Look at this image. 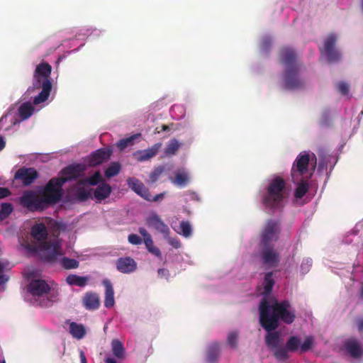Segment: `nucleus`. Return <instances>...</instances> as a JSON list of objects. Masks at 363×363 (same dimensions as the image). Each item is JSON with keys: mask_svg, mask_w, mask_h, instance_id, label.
Segmentation results:
<instances>
[{"mask_svg": "<svg viewBox=\"0 0 363 363\" xmlns=\"http://www.w3.org/2000/svg\"><path fill=\"white\" fill-rule=\"evenodd\" d=\"M238 338V333L237 331H232L228 334L227 342L228 344L233 348L237 347Z\"/></svg>", "mask_w": 363, "mask_h": 363, "instance_id": "obj_38", "label": "nucleus"}, {"mask_svg": "<svg viewBox=\"0 0 363 363\" xmlns=\"http://www.w3.org/2000/svg\"><path fill=\"white\" fill-rule=\"evenodd\" d=\"M57 296V293L55 292V291H52L51 294H50V298H48L47 300L45 301H44L43 303H41V305L43 306H48L50 305V303L52 302H53V298H55Z\"/></svg>", "mask_w": 363, "mask_h": 363, "instance_id": "obj_45", "label": "nucleus"}, {"mask_svg": "<svg viewBox=\"0 0 363 363\" xmlns=\"http://www.w3.org/2000/svg\"><path fill=\"white\" fill-rule=\"evenodd\" d=\"M126 182H136L133 178H128Z\"/></svg>", "mask_w": 363, "mask_h": 363, "instance_id": "obj_63", "label": "nucleus"}, {"mask_svg": "<svg viewBox=\"0 0 363 363\" xmlns=\"http://www.w3.org/2000/svg\"><path fill=\"white\" fill-rule=\"evenodd\" d=\"M332 157L325 152L323 150L318 151V161L315 153L310 150L300 152L294 160L290 177L291 182H309L315 174L318 175L315 179H329L330 173L333 167L328 170Z\"/></svg>", "mask_w": 363, "mask_h": 363, "instance_id": "obj_3", "label": "nucleus"}, {"mask_svg": "<svg viewBox=\"0 0 363 363\" xmlns=\"http://www.w3.org/2000/svg\"><path fill=\"white\" fill-rule=\"evenodd\" d=\"M65 183H46L44 186L35 190L24 191L18 203L30 213H41L62 201L65 207L83 203L92 198V189L75 183L64 194Z\"/></svg>", "mask_w": 363, "mask_h": 363, "instance_id": "obj_1", "label": "nucleus"}, {"mask_svg": "<svg viewBox=\"0 0 363 363\" xmlns=\"http://www.w3.org/2000/svg\"><path fill=\"white\" fill-rule=\"evenodd\" d=\"M69 333L73 337L80 340L84 337L86 330L83 325L72 322L69 324Z\"/></svg>", "mask_w": 363, "mask_h": 363, "instance_id": "obj_28", "label": "nucleus"}, {"mask_svg": "<svg viewBox=\"0 0 363 363\" xmlns=\"http://www.w3.org/2000/svg\"><path fill=\"white\" fill-rule=\"evenodd\" d=\"M144 242L147 250H150V248L154 246L153 241L150 235H148L144 238Z\"/></svg>", "mask_w": 363, "mask_h": 363, "instance_id": "obj_47", "label": "nucleus"}, {"mask_svg": "<svg viewBox=\"0 0 363 363\" xmlns=\"http://www.w3.org/2000/svg\"><path fill=\"white\" fill-rule=\"evenodd\" d=\"M161 147V143H155L148 149L137 151L135 156L138 161L148 160L157 154Z\"/></svg>", "mask_w": 363, "mask_h": 363, "instance_id": "obj_20", "label": "nucleus"}, {"mask_svg": "<svg viewBox=\"0 0 363 363\" xmlns=\"http://www.w3.org/2000/svg\"><path fill=\"white\" fill-rule=\"evenodd\" d=\"M11 194L10 191L6 188L0 187V199H4Z\"/></svg>", "mask_w": 363, "mask_h": 363, "instance_id": "obj_49", "label": "nucleus"}, {"mask_svg": "<svg viewBox=\"0 0 363 363\" xmlns=\"http://www.w3.org/2000/svg\"><path fill=\"white\" fill-rule=\"evenodd\" d=\"M118 271L124 274L133 272L137 268V263L130 257L118 258L116 262Z\"/></svg>", "mask_w": 363, "mask_h": 363, "instance_id": "obj_17", "label": "nucleus"}, {"mask_svg": "<svg viewBox=\"0 0 363 363\" xmlns=\"http://www.w3.org/2000/svg\"><path fill=\"white\" fill-rule=\"evenodd\" d=\"M312 261L311 259L303 260L301 264V269L303 273H306L309 271L311 267Z\"/></svg>", "mask_w": 363, "mask_h": 363, "instance_id": "obj_44", "label": "nucleus"}, {"mask_svg": "<svg viewBox=\"0 0 363 363\" xmlns=\"http://www.w3.org/2000/svg\"><path fill=\"white\" fill-rule=\"evenodd\" d=\"M169 243L174 248H179L181 246V243L177 239L169 238Z\"/></svg>", "mask_w": 363, "mask_h": 363, "instance_id": "obj_50", "label": "nucleus"}, {"mask_svg": "<svg viewBox=\"0 0 363 363\" xmlns=\"http://www.w3.org/2000/svg\"><path fill=\"white\" fill-rule=\"evenodd\" d=\"M220 354L219 345L216 342L209 345L207 350V360L211 363L215 362L218 358Z\"/></svg>", "mask_w": 363, "mask_h": 363, "instance_id": "obj_30", "label": "nucleus"}, {"mask_svg": "<svg viewBox=\"0 0 363 363\" xmlns=\"http://www.w3.org/2000/svg\"><path fill=\"white\" fill-rule=\"evenodd\" d=\"M279 60L286 67L284 76L286 88L288 89L302 88L304 85V82L298 77L299 66L297 63V55L295 51L289 47L281 48Z\"/></svg>", "mask_w": 363, "mask_h": 363, "instance_id": "obj_5", "label": "nucleus"}, {"mask_svg": "<svg viewBox=\"0 0 363 363\" xmlns=\"http://www.w3.org/2000/svg\"><path fill=\"white\" fill-rule=\"evenodd\" d=\"M77 182H105L99 170L94 172L89 177L78 180Z\"/></svg>", "mask_w": 363, "mask_h": 363, "instance_id": "obj_39", "label": "nucleus"}, {"mask_svg": "<svg viewBox=\"0 0 363 363\" xmlns=\"http://www.w3.org/2000/svg\"><path fill=\"white\" fill-rule=\"evenodd\" d=\"M90 185H96L99 183H88ZM100 184L96 187L92 195L94 194L97 201H102L106 199L111 192V188L108 183H99Z\"/></svg>", "mask_w": 363, "mask_h": 363, "instance_id": "obj_23", "label": "nucleus"}, {"mask_svg": "<svg viewBox=\"0 0 363 363\" xmlns=\"http://www.w3.org/2000/svg\"><path fill=\"white\" fill-rule=\"evenodd\" d=\"M359 296L362 299H363V283L362 284V287L359 290Z\"/></svg>", "mask_w": 363, "mask_h": 363, "instance_id": "obj_60", "label": "nucleus"}, {"mask_svg": "<svg viewBox=\"0 0 363 363\" xmlns=\"http://www.w3.org/2000/svg\"><path fill=\"white\" fill-rule=\"evenodd\" d=\"M344 346L353 358H359L363 354V348L361 347L359 342L354 338L347 340L344 343Z\"/></svg>", "mask_w": 363, "mask_h": 363, "instance_id": "obj_19", "label": "nucleus"}, {"mask_svg": "<svg viewBox=\"0 0 363 363\" xmlns=\"http://www.w3.org/2000/svg\"><path fill=\"white\" fill-rule=\"evenodd\" d=\"M361 8L362 10L363 11V0H361Z\"/></svg>", "mask_w": 363, "mask_h": 363, "instance_id": "obj_64", "label": "nucleus"}, {"mask_svg": "<svg viewBox=\"0 0 363 363\" xmlns=\"http://www.w3.org/2000/svg\"><path fill=\"white\" fill-rule=\"evenodd\" d=\"M191 179L189 174L185 170H179L176 174V178L174 182H184Z\"/></svg>", "mask_w": 363, "mask_h": 363, "instance_id": "obj_40", "label": "nucleus"}, {"mask_svg": "<svg viewBox=\"0 0 363 363\" xmlns=\"http://www.w3.org/2000/svg\"><path fill=\"white\" fill-rule=\"evenodd\" d=\"M165 171V167L159 166L156 167L153 172L150 174V178L152 182H155L158 177Z\"/></svg>", "mask_w": 363, "mask_h": 363, "instance_id": "obj_41", "label": "nucleus"}, {"mask_svg": "<svg viewBox=\"0 0 363 363\" xmlns=\"http://www.w3.org/2000/svg\"><path fill=\"white\" fill-rule=\"evenodd\" d=\"M28 291L33 296H42L51 291V287L43 279H33L27 286Z\"/></svg>", "mask_w": 363, "mask_h": 363, "instance_id": "obj_15", "label": "nucleus"}, {"mask_svg": "<svg viewBox=\"0 0 363 363\" xmlns=\"http://www.w3.org/2000/svg\"><path fill=\"white\" fill-rule=\"evenodd\" d=\"M314 339L312 336L306 337L301 344V337L297 335L289 337L285 346L281 347L275 352L274 356L279 362H285L289 358V352H295L298 349L301 353L310 350L313 345Z\"/></svg>", "mask_w": 363, "mask_h": 363, "instance_id": "obj_6", "label": "nucleus"}, {"mask_svg": "<svg viewBox=\"0 0 363 363\" xmlns=\"http://www.w3.org/2000/svg\"><path fill=\"white\" fill-rule=\"evenodd\" d=\"M31 236L37 241L42 242L47 241L48 236V229L43 223H38L33 225L30 230Z\"/></svg>", "mask_w": 363, "mask_h": 363, "instance_id": "obj_21", "label": "nucleus"}, {"mask_svg": "<svg viewBox=\"0 0 363 363\" xmlns=\"http://www.w3.org/2000/svg\"><path fill=\"white\" fill-rule=\"evenodd\" d=\"M147 223L150 227L154 228L156 230L161 233L164 235H169V227L161 220V218L157 215H150L147 218Z\"/></svg>", "mask_w": 363, "mask_h": 363, "instance_id": "obj_18", "label": "nucleus"}, {"mask_svg": "<svg viewBox=\"0 0 363 363\" xmlns=\"http://www.w3.org/2000/svg\"><path fill=\"white\" fill-rule=\"evenodd\" d=\"M82 303L87 310L94 311L98 309L100 306L99 296L94 292H87L82 298Z\"/></svg>", "mask_w": 363, "mask_h": 363, "instance_id": "obj_22", "label": "nucleus"}, {"mask_svg": "<svg viewBox=\"0 0 363 363\" xmlns=\"http://www.w3.org/2000/svg\"><path fill=\"white\" fill-rule=\"evenodd\" d=\"M121 165L119 162H111L104 170L106 178L110 179L118 175L121 171Z\"/></svg>", "mask_w": 363, "mask_h": 363, "instance_id": "obj_31", "label": "nucleus"}, {"mask_svg": "<svg viewBox=\"0 0 363 363\" xmlns=\"http://www.w3.org/2000/svg\"><path fill=\"white\" fill-rule=\"evenodd\" d=\"M280 228L277 221L269 220L267 221L260 234L259 246H274L272 242H276L279 237Z\"/></svg>", "mask_w": 363, "mask_h": 363, "instance_id": "obj_9", "label": "nucleus"}, {"mask_svg": "<svg viewBox=\"0 0 363 363\" xmlns=\"http://www.w3.org/2000/svg\"><path fill=\"white\" fill-rule=\"evenodd\" d=\"M128 242L133 245H140L142 243L141 238L136 234H130L128 238Z\"/></svg>", "mask_w": 363, "mask_h": 363, "instance_id": "obj_42", "label": "nucleus"}, {"mask_svg": "<svg viewBox=\"0 0 363 363\" xmlns=\"http://www.w3.org/2000/svg\"><path fill=\"white\" fill-rule=\"evenodd\" d=\"M157 273L159 276L164 277L169 274V271L166 269H159Z\"/></svg>", "mask_w": 363, "mask_h": 363, "instance_id": "obj_51", "label": "nucleus"}, {"mask_svg": "<svg viewBox=\"0 0 363 363\" xmlns=\"http://www.w3.org/2000/svg\"><path fill=\"white\" fill-rule=\"evenodd\" d=\"M89 281L87 277H80L77 274H69L66 278L67 283L70 286H85Z\"/></svg>", "mask_w": 363, "mask_h": 363, "instance_id": "obj_26", "label": "nucleus"}, {"mask_svg": "<svg viewBox=\"0 0 363 363\" xmlns=\"http://www.w3.org/2000/svg\"><path fill=\"white\" fill-rule=\"evenodd\" d=\"M271 40L269 38H264L262 42V48L264 50H267L271 45Z\"/></svg>", "mask_w": 363, "mask_h": 363, "instance_id": "obj_46", "label": "nucleus"}, {"mask_svg": "<svg viewBox=\"0 0 363 363\" xmlns=\"http://www.w3.org/2000/svg\"><path fill=\"white\" fill-rule=\"evenodd\" d=\"M79 357L81 363H87L86 356L84 354V352L83 351H80L79 352Z\"/></svg>", "mask_w": 363, "mask_h": 363, "instance_id": "obj_54", "label": "nucleus"}, {"mask_svg": "<svg viewBox=\"0 0 363 363\" xmlns=\"http://www.w3.org/2000/svg\"><path fill=\"white\" fill-rule=\"evenodd\" d=\"M308 183H298V186H297L294 192L295 199L296 200L301 199L308 191Z\"/></svg>", "mask_w": 363, "mask_h": 363, "instance_id": "obj_36", "label": "nucleus"}, {"mask_svg": "<svg viewBox=\"0 0 363 363\" xmlns=\"http://www.w3.org/2000/svg\"><path fill=\"white\" fill-rule=\"evenodd\" d=\"M288 194L286 183H270L263 199L264 204L272 209L283 208Z\"/></svg>", "mask_w": 363, "mask_h": 363, "instance_id": "obj_7", "label": "nucleus"}, {"mask_svg": "<svg viewBox=\"0 0 363 363\" xmlns=\"http://www.w3.org/2000/svg\"><path fill=\"white\" fill-rule=\"evenodd\" d=\"M103 285L105 287L104 306L110 308L114 306V291L111 282L108 279L103 281Z\"/></svg>", "mask_w": 363, "mask_h": 363, "instance_id": "obj_24", "label": "nucleus"}, {"mask_svg": "<svg viewBox=\"0 0 363 363\" xmlns=\"http://www.w3.org/2000/svg\"><path fill=\"white\" fill-rule=\"evenodd\" d=\"M139 232L141 235H143L144 236V238H146L147 236L148 235H150L145 228H140L139 229Z\"/></svg>", "mask_w": 363, "mask_h": 363, "instance_id": "obj_57", "label": "nucleus"}, {"mask_svg": "<svg viewBox=\"0 0 363 363\" xmlns=\"http://www.w3.org/2000/svg\"><path fill=\"white\" fill-rule=\"evenodd\" d=\"M269 182H285V180L280 175H274L272 179L269 180Z\"/></svg>", "mask_w": 363, "mask_h": 363, "instance_id": "obj_52", "label": "nucleus"}, {"mask_svg": "<svg viewBox=\"0 0 363 363\" xmlns=\"http://www.w3.org/2000/svg\"><path fill=\"white\" fill-rule=\"evenodd\" d=\"M13 211L11 203H3L0 208V222L8 218Z\"/></svg>", "mask_w": 363, "mask_h": 363, "instance_id": "obj_35", "label": "nucleus"}, {"mask_svg": "<svg viewBox=\"0 0 363 363\" xmlns=\"http://www.w3.org/2000/svg\"><path fill=\"white\" fill-rule=\"evenodd\" d=\"M5 145L6 143L4 138L0 135V151H1L5 147Z\"/></svg>", "mask_w": 363, "mask_h": 363, "instance_id": "obj_56", "label": "nucleus"}, {"mask_svg": "<svg viewBox=\"0 0 363 363\" xmlns=\"http://www.w3.org/2000/svg\"><path fill=\"white\" fill-rule=\"evenodd\" d=\"M181 146V144L179 143V141L173 138L169 141V143L167 144V146L164 150V153L167 156H172L177 154V151L179 150V147Z\"/></svg>", "mask_w": 363, "mask_h": 363, "instance_id": "obj_32", "label": "nucleus"}, {"mask_svg": "<svg viewBox=\"0 0 363 363\" xmlns=\"http://www.w3.org/2000/svg\"><path fill=\"white\" fill-rule=\"evenodd\" d=\"M111 349L113 355L118 358L123 359L125 356V349L123 343L118 340L114 339L111 342Z\"/></svg>", "mask_w": 363, "mask_h": 363, "instance_id": "obj_29", "label": "nucleus"}, {"mask_svg": "<svg viewBox=\"0 0 363 363\" xmlns=\"http://www.w3.org/2000/svg\"><path fill=\"white\" fill-rule=\"evenodd\" d=\"M179 187H184L185 186L186 184V183H182V182H179V183H176Z\"/></svg>", "mask_w": 363, "mask_h": 363, "instance_id": "obj_61", "label": "nucleus"}, {"mask_svg": "<svg viewBox=\"0 0 363 363\" xmlns=\"http://www.w3.org/2000/svg\"><path fill=\"white\" fill-rule=\"evenodd\" d=\"M34 112V107L30 102L23 103L18 109V115L22 121L29 118Z\"/></svg>", "mask_w": 363, "mask_h": 363, "instance_id": "obj_25", "label": "nucleus"}, {"mask_svg": "<svg viewBox=\"0 0 363 363\" xmlns=\"http://www.w3.org/2000/svg\"><path fill=\"white\" fill-rule=\"evenodd\" d=\"M273 272H269L264 274V281L262 283V294L264 295L267 296L272 292V288L275 283L274 279L273 278Z\"/></svg>", "mask_w": 363, "mask_h": 363, "instance_id": "obj_27", "label": "nucleus"}, {"mask_svg": "<svg viewBox=\"0 0 363 363\" xmlns=\"http://www.w3.org/2000/svg\"><path fill=\"white\" fill-rule=\"evenodd\" d=\"M337 89L342 95H347L349 92V85L344 82L338 83Z\"/></svg>", "mask_w": 363, "mask_h": 363, "instance_id": "obj_43", "label": "nucleus"}, {"mask_svg": "<svg viewBox=\"0 0 363 363\" xmlns=\"http://www.w3.org/2000/svg\"><path fill=\"white\" fill-rule=\"evenodd\" d=\"M179 233L185 238H189L191 235L192 228L188 221H182L179 225Z\"/></svg>", "mask_w": 363, "mask_h": 363, "instance_id": "obj_37", "label": "nucleus"}, {"mask_svg": "<svg viewBox=\"0 0 363 363\" xmlns=\"http://www.w3.org/2000/svg\"><path fill=\"white\" fill-rule=\"evenodd\" d=\"M148 251L157 257H160V258L162 257V254H161L160 249L155 246H153L152 247L150 248V250H148Z\"/></svg>", "mask_w": 363, "mask_h": 363, "instance_id": "obj_48", "label": "nucleus"}, {"mask_svg": "<svg viewBox=\"0 0 363 363\" xmlns=\"http://www.w3.org/2000/svg\"><path fill=\"white\" fill-rule=\"evenodd\" d=\"M9 278L4 274L0 275V286L5 284L8 281Z\"/></svg>", "mask_w": 363, "mask_h": 363, "instance_id": "obj_55", "label": "nucleus"}, {"mask_svg": "<svg viewBox=\"0 0 363 363\" xmlns=\"http://www.w3.org/2000/svg\"><path fill=\"white\" fill-rule=\"evenodd\" d=\"M38 172L34 167H22L14 174V179L21 182H34L38 178Z\"/></svg>", "mask_w": 363, "mask_h": 363, "instance_id": "obj_16", "label": "nucleus"}, {"mask_svg": "<svg viewBox=\"0 0 363 363\" xmlns=\"http://www.w3.org/2000/svg\"><path fill=\"white\" fill-rule=\"evenodd\" d=\"M112 155V150L109 148H100L89 155L84 160L88 167H96L108 161Z\"/></svg>", "mask_w": 363, "mask_h": 363, "instance_id": "obj_13", "label": "nucleus"}, {"mask_svg": "<svg viewBox=\"0 0 363 363\" xmlns=\"http://www.w3.org/2000/svg\"><path fill=\"white\" fill-rule=\"evenodd\" d=\"M4 269V266L2 263L0 262V273H2Z\"/></svg>", "mask_w": 363, "mask_h": 363, "instance_id": "obj_62", "label": "nucleus"}, {"mask_svg": "<svg viewBox=\"0 0 363 363\" xmlns=\"http://www.w3.org/2000/svg\"><path fill=\"white\" fill-rule=\"evenodd\" d=\"M52 69V66L46 62H40L35 67L33 72V86L28 87L24 94L26 97H28L32 92L41 89V91L33 98L34 105L43 103L49 98L52 87L50 80Z\"/></svg>", "mask_w": 363, "mask_h": 363, "instance_id": "obj_4", "label": "nucleus"}, {"mask_svg": "<svg viewBox=\"0 0 363 363\" xmlns=\"http://www.w3.org/2000/svg\"><path fill=\"white\" fill-rule=\"evenodd\" d=\"M259 257L264 266L272 268L279 265L280 255L274 246H259Z\"/></svg>", "mask_w": 363, "mask_h": 363, "instance_id": "obj_12", "label": "nucleus"}, {"mask_svg": "<svg viewBox=\"0 0 363 363\" xmlns=\"http://www.w3.org/2000/svg\"><path fill=\"white\" fill-rule=\"evenodd\" d=\"M140 135H141L140 133H137L128 138L121 139L117 143L116 145L118 149L123 150L127 147L132 146L134 144V140L140 137Z\"/></svg>", "mask_w": 363, "mask_h": 363, "instance_id": "obj_33", "label": "nucleus"}, {"mask_svg": "<svg viewBox=\"0 0 363 363\" xmlns=\"http://www.w3.org/2000/svg\"><path fill=\"white\" fill-rule=\"evenodd\" d=\"M357 329L359 333H363V318L358 320Z\"/></svg>", "mask_w": 363, "mask_h": 363, "instance_id": "obj_53", "label": "nucleus"}, {"mask_svg": "<svg viewBox=\"0 0 363 363\" xmlns=\"http://www.w3.org/2000/svg\"><path fill=\"white\" fill-rule=\"evenodd\" d=\"M106 363H117L116 361L111 357H107L105 360Z\"/></svg>", "mask_w": 363, "mask_h": 363, "instance_id": "obj_58", "label": "nucleus"}, {"mask_svg": "<svg viewBox=\"0 0 363 363\" xmlns=\"http://www.w3.org/2000/svg\"><path fill=\"white\" fill-rule=\"evenodd\" d=\"M130 187L139 196L148 201H159L164 199L165 192L152 195L143 183H128Z\"/></svg>", "mask_w": 363, "mask_h": 363, "instance_id": "obj_14", "label": "nucleus"}, {"mask_svg": "<svg viewBox=\"0 0 363 363\" xmlns=\"http://www.w3.org/2000/svg\"><path fill=\"white\" fill-rule=\"evenodd\" d=\"M32 250L40 252L42 259L48 263L55 262L63 254L61 244L57 240L42 242Z\"/></svg>", "mask_w": 363, "mask_h": 363, "instance_id": "obj_8", "label": "nucleus"}, {"mask_svg": "<svg viewBox=\"0 0 363 363\" xmlns=\"http://www.w3.org/2000/svg\"><path fill=\"white\" fill-rule=\"evenodd\" d=\"M337 41V36L335 34H330L324 40L323 48H320V52L324 55L329 62H338L341 58V54L335 48Z\"/></svg>", "mask_w": 363, "mask_h": 363, "instance_id": "obj_11", "label": "nucleus"}, {"mask_svg": "<svg viewBox=\"0 0 363 363\" xmlns=\"http://www.w3.org/2000/svg\"><path fill=\"white\" fill-rule=\"evenodd\" d=\"M60 262L62 267L65 269H77L79 265V262L77 259L66 257L60 259Z\"/></svg>", "mask_w": 363, "mask_h": 363, "instance_id": "obj_34", "label": "nucleus"}, {"mask_svg": "<svg viewBox=\"0 0 363 363\" xmlns=\"http://www.w3.org/2000/svg\"><path fill=\"white\" fill-rule=\"evenodd\" d=\"M169 130V128L167 125H162V131H167Z\"/></svg>", "mask_w": 363, "mask_h": 363, "instance_id": "obj_59", "label": "nucleus"}, {"mask_svg": "<svg viewBox=\"0 0 363 363\" xmlns=\"http://www.w3.org/2000/svg\"><path fill=\"white\" fill-rule=\"evenodd\" d=\"M86 170L85 164L74 163L63 168L58 177H53L48 182H68L82 177Z\"/></svg>", "mask_w": 363, "mask_h": 363, "instance_id": "obj_10", "label": "nucleus"}, {"mask_svg": "<svg viewBox=\"0 0 363 363\" xmlns=\"http://www.w3.org/2000/svg\"><path fill=\"white\" fill-rule=\"evenodd\" d=\"M259 323L267 332L264 340L266 345L275 352L279 346L281 337L279 332L274 331L279 326V320L286 324H291L295 318V311L288 300L274 301L272 304L263 298L259 306Z\"/></svg>", "mask_w": 363, "mask_h": 363, "instance_id": "obj_2", "label": "nucleus"}]
</instances>
